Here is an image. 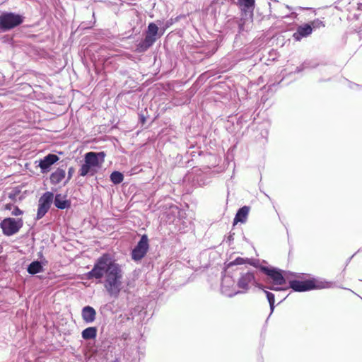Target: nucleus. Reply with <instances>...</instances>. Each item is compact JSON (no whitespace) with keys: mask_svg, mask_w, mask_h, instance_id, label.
I'll return each instance as SVG.
<instances>
[{"mask_svg":"<svg viewBox=\"0 0 362 362\" xmlns=\"http://www.w3.org/2000/svg\"><path fill=\"white\" fill-rule=\"evenodd\" d=\"M123 274L122 265L111 254L105 252L95 261L91 270L86 274V277L88 280L98 281L104 278V287L107 293L117 298L122 290Z\"/></svg>","mask_w":362,"mask_h":362,"instance_id":"obj_1","label":"nucleus"},{"mask_svg":"<svg viewBox=\"0 0 362 362\" xmlns=\"http://www.w3.org/2000/svg\"><path fill=\"white\" fill-rule=\"evenodd\" d=\"M333 285V282L326 281L324 279L311 277L305 280H288V286L287 287H282V285L269 284L268 286H264V288L274 291H286L291 288L295 292H306L313 290L329 288Z\"/></svg>","mask_w":362,"mask_h":362,"instance_id":"obj_2","label":"nucleus"},{"mask_svg":"<svg viewBox=\"0 0 362 362\" xmlns=\"http://www.w3.org/2000/svg\"><path fill=\"white\" fill-rule=\"evenodd\" d=\"M235 271L236 273L238 272L236 286L240 288V290H233L231 292H228L226 289V286H228L226 285L227 279H226L223 281L224 284L223 285V294L226 296L232 298L238 294L246 293L250 290L251 285L260 290H263L264 288V285L259 282V281L256 278L254 271L244 269L240 270L239 269H236Z\"/></svg>","mask_w":362,"mask_h":362,"instance_id":"obj_3","label":"nucleus"},{"mask_svg":"<svg viewBox=\"0 0 362 362\" xmlns=\"http://www.w3.org/2000/svg\"><path fill=\"white\" fill-rule=\"evenodd\" d=\"M106 153L104 151H89L84 155V163L78 170L81 177L94 176L102 168Z\"/></svg>","mask_w":362,"mask_h":362,"instance_id":"obj_4","label":"nucleus"},{"mask_svg":"<svg viewBox=\"0 0 362 362\" xmlns=\"http://www.w3.org/2000/svg\"><path fill=\"white\" fill-rule=\"evenodd\" d=\"M262 274L265 275V278H264L262 281L268 284L285 285L288 275L298 279H302L303 276L306 275L303 273H293L288 271H284L272 266H267V267L262 268Z\"/></svg>","mask_w":362,"mask_h":362,"instance_id":"obj_5","label":"nucleus"},{"mask_svg":"<svg viewBox=\"0 0 362 362\" xmlns=\"http://www.w3.org/2000/svg\"><path fill=\"white\" fill-rule=\"evenodd\" d=\"M162 23V21L158 20L148 24L146 30L144 33V39L136 45V51L138 53L146 52L163 35L159 28Z\"/></svg>","mask_w":362,"mask_h":362,"instance_id":"obj_6","label":"nucleus"},{"mask_svg":"<svg viewBox=\"0 0 362 362\" xmlns=\"http://www.w3.org/2000/svg\"><path fill=\"white\" fill-rule=\"evenodd\" d=\"M23 14L13 11L0 13V33H6L21 25L25 21Z\"/></svg>","mask_w":362,"mask_h":362,"instance_id":"obj_7","label":"nucleus"},{"mask_svg":"<svg viewBox=\"0 0 362 362\" xmlns=\"http://www.w3.org/2000/svg\"><path fill=\"white\" fill-rule=\"evenodd\" d=\"M23 226L22 218L7 217L0 222V228L6 236H12L19 232Z\"/></svg>","mask_w":362,"mask_h":362,"instance_id":"obj_8","label":"nucleus"},{"mask_svg":"<svg viewBox=\"0 0 362 362\" xmlns=\"http://www.w3.org/2000/svg\"><path fill=\"white\" fill-rule=\"evenodd\" d=\"M54 203V193L46 192L42 194L38 201V207L35 220H40L48 212L52 204Z\"/></svg>","mask_w":362,"mask_h":362,"instance_id":"obj_9","label":"nucleus"},{"mask_svg":"<svg viewBox=\"0 0 362 362\" xmlns=\"http://www.w3.org/2000/svg\"><path fill=\"white\" fill-rule=\"evenodd\" d=\"M148 249V238L147 235L144 234L132 250V259L135 262L140 261L146 256Z\"/></svg>","mask_w":362,"mask_h":362,"instance_id":"obj_10","label":"nucleus"},{"mask_svg":"<svg viewBox=\"0 0 362 362\" xmlns=\"http://www.w3.org/2000/svg\"><path fill=\"white\" fill-rule=\"evenodd\" d=\"M40 260H33L27 267V272L31 275H35L42 272L44 271V267L47 264V260L43 257L41 252L39 253Z\"/></svg>","mask_w":362,"mask_h":362,"instance_id":"obj_11","label":"nucleus"},{"mask_svg":"<svg viewBox=\"0 0 362 362\" xmlns=\"http://www.w3.org/2000/svg\"><path fill=\"white\" fill-rule=\"evenodd\" d=\"M59 160V156L57 154L49 153L45 156L42 159L39 161V167L40 168L42 173H48L51 166L57 163Z\"/></svg>","mask_w":362,"mask_h":362,"instance_id":"obj_12","label":"nucleus"},{"mask_svg":"<svg viewBox=\"0 0 362 362\" xmlns=\"http://www.w3.org/2000/svg\"><path fill=\"white\" fill-rule=\"evenodd\" d=\"M312 33V26L309 23H304L297 28L293 33V39L300 41L302 38L309 36Z\"/></svg>","mask_w":362,"mask_h":362,"instance_id":"obj_13","label":"nucleus"},{"mask_svg":"<svg viewBox=\"0 0 362 362\" xmlns=\"http://www.w3.org/2000/svg\"><path fill=\"white\" fill-rule=\"evenodd\" d=\"M96 311L93 307L86 305L81 310V317L84 322L90 324L95 320Z\"/></svg>","mask_w":362,"mask_h":362,"instance_id":"obj_14","label":"nucleus"},{"mask_svg":"<svg viewBox=\"0 0 362 362\" xmlns=\"http://www.w3.org/2000/svg\"><path fill=\"white\" fill-rule=\"evenodd\" d=\"M241 11L247 16H253V11L255 5V0H238Z\"/></svg>","mask_w":362,"mask_h":362,"instance_id":"obj_15","label":"nucleus"},{"mask_svg":"<svg viewBox=\"0 0 362 362\" xmlns=\"http://www.w3.org/2000/svg\"><path fill=\"white\" fill-rule=\"evenodd\" d=\"M54 204L58 209H68L71 207V203L65 195L62 194H54Z\"/></svg>","mask_w":362,"mask_h":362,"instance_id":"obj_16","label":"nucleus"},{"mask_svg":"<svg viewBox=\"0 0 362 362\" xmlns=\"http://www.w3.org/2000/svg\"><path fill=\"white\" fill-rule=\"evenodd\" d=\"M250 211V206H243L240 207L236 212L233 219V225L238 223H244L246 222Z\"/></svg>","mask_w":362,"mask_h":362,"instance_id":"obj_17","label":"nucleus"},{"mask_svg":"<svg viewBox=\"0 0 362 362\" xmlns=\"http://www.w3.org/2000/svg\"><path fill=\"white\" fill-rule=\"evenodd\" d=\"M66 172L64 169L58 168L54 172L50 175V182L52 185H57L64 179Z\"/></svg>","mask_w":362,"mask_h":362,"instance_id":"obj_18","label":"nucleus"},{"mask_svg":"<svg viewBox=\"0 0 362 362\" xmlns=\"http://www.w3.org/2000/svg\"><path fill=\"white\" fill-rule=\"evenodd\" d=\"M320 65L319 63L312 59L305 60L300 66H297L293 71L295 74H298L308 69H315Z\"/></svg>","mask_w":362,"mask_h":362,"instance_id":"obj_19","label":"nucleus"},{"mask_svg":"<svg viewBox=\"0 0 362 362\" xmlns=\"http://www.w3.org/2000/svg\"><path fill=\"white\" fill-rule=\"evenodd\" d=\"M98 329L96 327H88L81 332V337L84 340L95 339L97 337Z\"/></svg>","mask_w":362,"mask_h":362,"instance_id":"obj_20","label":"nucleus"},{"mask_svg":"<svg viewBox=\"0 0 362 362\" xmlns=\"http://www.w3.org/2000/svg\"><path fill=\"white\" fill-rule=\"evenodd\" d=\"M226 279H227V282L226 283V285L228 286H226V289H227L228 292H231V291H233V290L236 291L235 286L234 285L235 280L232 279V276L230 275V273L225 272V274L223 275V276L222 278L221 287L222 293L223 294V285L224 284L223 281Z\"/></svg>","mask_w":362,"mask_h":362,"instance_id":"obj_21","label":"nucleus"},{"mask_svg":"<svg viewBox=\"0 0 362 362\" xmlns=\"http://www.w3.org/2000/svg\"><path fill=\"white\" fill-rule=\"evenodd\" d=\"M247 258H243L240 257H238L235 258L234 260L228 263L226 266L225 272L230 273V269L233 270V267L238 265H242L244 264H247Z\"/></svg>","mask_w":362,"mask_h":362,"instance_id":"obj_22","label":"nucleus"},{"mask_svg":"<svg viewBox=\"0 0 362 362\" xmlns=\"http://www.w3.org/2000/svg\"><path fill=\"white\" fill-rule=\"evenodd\" d=\"M223 1L221 0H213L210 5L207 8V11L210 13L211 16H213L214 18H216L217 13H219V11H217V6L223 4Z\"/></svg>","mask_w":362,"mask_h":362,"instance_id":"obj_23","label":"nucleus"},{"mask_svg":"<svg viewBox=\"0 0 362 362\" xmlns=\"http://www.w3.org/2000/svg\"><path fill=\"white\" fill-rule=\"evenodd\" d=\"M124 175L120 171L114 170L110 175V180L114 185H119L124 180Z\"/></svg>","mask_w":362,"mask_h":362,"instance_id":"obj_24","label":"nucleus"},{"mask_svg":"<svg viewBox=\"0 0 362 362\" xmlns=\"http://www.w3.org/2000/svg\"><path fill=\"white\" fill-rule=\"evenodd\" d=\"M265 294H266V297H267V299L269 302V308H270V315L272 314V313L274 312V308H275V305H274V303H275V296L274 293H272V292H269L268 291H265L264 288L262 290Z\"/></svg>","mask_w":362,"mask_h":362,"instance_id":"obj_25","label":"nucleus"},{"mask_svg":"<svg viewBox=\"0 0 362 362\" xmlns=\"http://www.w3.org/2000/svg\"><path fill=\"white\" fill-rule=\"evenodd\" d=\"M247 264H248L254 267L255 268L259 269V271L260 272H262V268L267 267V266L262 265L260 263V260L259 259H250V258H247Z\"/></svg>","mask_w":362,"mask_h":362,"instance_id":"obj_26","label":"nucleus"},{"mask_svg":"<svg viewBox=\"0 0 362 362\" xmlns=\"http://www.w3.org/2000/svg\"><path fill=\"white\" fill-rule=\"evenodd\" d=\"M309 24L312 26V31L314 29L320 28L321 27H325V24H324L323 21H322L321 20H320L318 18L315 19L314 21H311L310 23H309Z\"/></svg>","mask_w":362,"mask_h":362,"instance_id":"obj_27","label":"nucleus"},{"mask_svg":"<svg viewBox=\"0 0 362 362\" xmlns=\"http://www.w3.org/2000/svg\"><path fill=\"white\" fill-rule=\"evenodd\" d=\"M139 116V123L144 126L146 124V118L148 117V112H146V110L144 111H141L138 113Z\"/></svg>","mask_w":362,"mask_h":362,"instance_id":"obj_28","label":"nucleus"},{"mask_svg":"<svg viewBox=\"0 0 362 362\" xmlns=\"http://www.w3.org/2000/svg\"><path fill=\"white\" fill-rule=\"evenodd\" d=\"M23 211L19 209L17 206H14L11 211V215L14 216L23 215Z\"/></svg>","mask_w":362,"mask_h":362,"instance_id":"obj_29","label":"nucleus"},{"mask_svg":"<svg viewBox=\"0 0 362 362\" xmlns=\"http://www.w3.org/2000/svg\"><path fill=\"white\" fill-rule=\"evenodd\" d=\"M171 25V23L169 21H166L165 23H163L161 24V26H159V28L160 29V32L162 35L164 34L165 30Z\"/></svg>","mask_w":362,"mask_h":362,"instance_id":"obj_30","label":"nucleus"},{"mask_svg":"<svg viewBox=\"0 0 362 362\" xmlns=\"http://www.w3.org/2000/svg\"><path fill=\"white\" fill-rule=\"evenodd\" d=\"M75 172V170L73 167H70L68 170V173H67V179L65 182V184L67 183L72 177L73 176V174Z\"/></svg>","mask_w":362,"mask_h":362,"instance_id":"obj_31","label":"nucleus"},{"mask_svg":"<svg viewBox=\"0 0 362 362\" xmlns=\"http://www.w3.org/2000/svg\"><path fill=\"white\" fill-rule=\"evenodd\" d=\"M93 18H94V21H93V22H91V21H90V22L89 23V25H88V26H86V27H84V28H92V27L95 25V13H94V12H93Z\"/></svg>","mask_w":362,"mask_h":362,"instance_id":"obj_32","label":"nucleus"},{"mask_svg":"<svg viewBox=\"0 0 362 362\" xmlns=\"http://www.w3.org/2000/svg\"><path fill=\"white\" fill-rule=\"evenodd\" d=\"M233 235H234V233H230V234H229V235H228V241L229 243H230L231 241H233V239H234V238H233Z\"/></svg>","mask_w":362,"mask_h":362,"instance_id":"obj_33","label":"nucleus"},{"mask_svg":"<svg viewBox=\"0 0 362 362\" xmlns=\"http://www.w3.org/2000/svg\"><path fill=\"white\" fill-rule=\"evenodd\" d=\"M13 206H14L13 204H6L5 206V209H6V210H11V209H13Z\"/></svg>","mask_w":362,"mask_h":362,"instance_id":"obj_34","label":"nucleus"},{"mask_svg":"<svg viewBox=\"0 0 362 362\" xmlns=\"http://www.w3.org/2000/svg\"><path fill=\"white\" fill-rule=\"evenodd\" d=\"M354 257V255H352L351 257H349V258L347 259V261H346V265H348V264L350 262V261H351V259H352V257Z\"/></svg>","mask_w":362,"mask_h":362,"instance_id":"obj_35","label":"nucleus"},{"mask_svg":"<svg viewBox=\"0 0 362 362\" xmlns=\"http://www.w3.org/2000/svg\"><path fill=\"white\" fill-rule=\"evenodd\" d=\"M265 195L268 197V199H271L270 197H269V195L266 194Z\"/></svg>","mask_w":362,"mask_h":362,"instance_id":"obj_36","label":"nucleus"}]
</instances>
